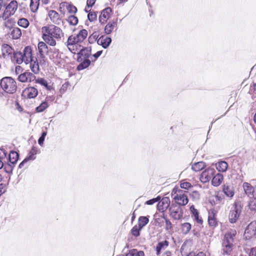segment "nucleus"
Listing matches in <instances>:
<instances>
[{
  "label": "nucleus",
  "instance_id": "f257e3e1",
  "mask_svg": "<svg viewBox=\"0 0 256 256\" xmlns=\"http://www.w3.org/2000/svg\"><path fill=\"white\" fill-rule=\"evenodd\" d=\"M1 51L4 58L10 60L11 62L17 64H29L32 61L37 62L36 59L32 58V50L30 46H27L24 48L23 53L14 52V50L9 45L5 44L2 46Z\"/></svg>",
  "mask_w": 256,
  "mask_h": 256
},
{
  "label": "nucleus",
  "instance_id": "f03ea898",
  "mask_svg": "<svg viewBox=\"0 0 256 256\" xmlns=\"http://www.w3.org/2000/svg\"><path fill=\"white\" fill-rule=\"evenodd\" d=\"M42 32L44 40L51 46H55L56 42L60 40L64 36L62 30L54 24L43 26Z\"/></svg>",
  "mask_w": 256,
  "mask_h": 256
},
{
  "label": "nucleus",
  "instance_id": "7ed1b4c3",
  "mask_svg": "<svg viewBox=\"0 0 256 256\" xmlns=\"http://www.w3.org/2000/svg\"><path fill=\"white\" fill-rule=\"evenodd\" d=\"M236 231L231 229L227 231L223 238L222 248L224 253L230 254L234 247V244L236 240Z\"/></svg>",
  "mask_w": 256,
  "mask_h": 256
},
{
  "label": "nucleus",
  "instance_id": "20e7f679",
  "mask_svg": "<svg viewBox=\"0 0 256 256\" xmlns=\"http://www.w3.org/2000/svg\"><path fill=\"white\" fill-rule=\"evenodd\" d=\"M1 88L9 94H14L16 90V84L11 77H5L1 79Z\"/></svg>",
  "mask_w": 256,
  "mask_h": 256
},
{
  "label": "nucleus",
  "instance_id": "39448f33",
  "mask_svg": "<svg viewBox=\"0 0 256 256\" xmlns=\"http://www.w3.org/2000/svg\"><path fill=\"white\" fill-rule=\"evenodd\" d=\"M186 191L181 190H172V195L176 202L180 206H186L188 202V199L186 194Z\"/></svg>",
  "mask_w": 256,
  "mask_h": 256
},
{
  "label": "nucleus",
  "instance_id": "423d86ee",
  "mask_svg": "<svg viewBox=\"0 0 256 256\" xmlns=\"http://www.w3.org/2000/svg\"><path fill=\"white\" fill-rule=\"evenodd\" d=\"M4 0H1V7L2 6H6L4 12L2 15V18L6 20L15 13L18 8V2L16 0H12L8 4L6 5V4L4 2Z\"/></svg>",
  "mask_w": 256,
  "mask_h": 256
},
{
  "label": "nucleus",
  "instance_id": "0eeeda50",
  "mask_svg": "<svg viewBox=\"0 0 256 256\" xmlns=\"http://www.w3.org/2000/svg\"><path fill=\"white\" fill-rule=\"evenodd\" d=\"M38 49L40 52L39 56L36 58L33 56L32 54V59H36L37 62H34V61H32L29 64H32V63H33V64H44V63L45 61L42 53L46 52L48 49V46L46 44L43 42H39L38 44Z\"/></svg>",
  "mask_w": 256,
  "mask_h": 256
},
{
  "label": "nucleus",
  "instance_id": "6e6552de",
  "mask_svg": "<svg viewBox=\"0 0 256 256\" xmlns=\"http://www.w3.org/2000/svg\"><path fill=\"white\" fill-rule=\"evenodd\" d=\"M169 211L170 216L174 220H180L183 216L182 208L176 204H172L169 208Z\"/></svg>",
  "mask_w": 256,
  "mask_h": 256
},
{
  "label": "nucleus",
  "instance_id": "1a4fd4ad",
  "mask_svg": "<svg viewBox=\"0 0 256 256\" xmlns=\"http://www.w3.org/2000/svg\"><path fill=\"white\" fill-rule=\"evenodd\" d=\"M90 52L88 48H82L78 54V60L80 64H90V60L88 58Z\"/></svg>",
  "mask_w": 256,
  "mask_h": 256
},
{
  "label": "nucleus",
  "instance_id": "9d476101",
  "mask_svg": "<svg viewBox=\"0 0 256 256\" xmlns=\"http://www.w3.org/2000/svg\"><path fill=\"white\" fill-rule=\"evenodd\" d=\"M240 206L235 204L229 214L228 218L230 222L231 223L236 222L240 216Z\"/></svg>",
  "mask_w": 256,
  "mask_h": 256
},
{
  "label": "nucleus",
  "instance_id": "9b49d317",
  "mask_svg": "<svg viewBox=\"0 0 256 256\" xmlns=\"http://www.w3.org/2000/svg\"><path fill=\"white\" fill-rule=\"evenodd\" d=\"M81 42L79 41L76 35H72L70 36L67 40V46L69 50L72 52L76 53L74 51L75 48H76L78 46V43Z\"/></svg>",
  "mask_w": 256,
  "mask_h": 256
},
{
  "label": "nucleus",
  "instance_id": "f8f14e48",
  "mask_svg": "<svg viewBox=\"0 0 256 256\" xmlns=\"http://www.w3.org/2000/svg\"><path fill=\"white\" fill-rule=\"evenodd\" d=\"M244 236L246 238H250L252 237L256 238V222H251L245 230Z\"/></svg>",
  "mask_w": 256,
  "mask_h": 256
},
{
  "label": "nucleus",
  "instance_id": "ddd939ff",
  "mask_svg": "<svg viewBox=\"0 0 256 256\" xmlns=\"http://www.w3.org/2000/svg\"><path fill=\"white\" fill-rule=\"evenodd\" d=\"M253 180H251L253 184H256L255 189L251 184L248 182H244L242 184V188L245 194L250 198L254 196V194L256 193V182H253Z\"/></svg>",
  "mask_w": 256,
  "mask_h": 256
},
{
  "label": "nucleus",
  "instance_id": "4468645a",
  "mask_svg": "<svg viewBox=\"0 0 256 256\" xmlns=\"http://www.w3.org/2000/svg\"><path fill=\"white\" fill-rule=\"evenodd\" d=\"M215 170L213 168H208L205 170L201 174L200 180L203 183L208 182L213 176Z\"/></svg>",
  "mask_w": 256,
  "mask_h": 256
},
{
  "label": "nucleus",
  "instance_id": "2eb2a0df",
  "mask_svg": "<svg viewBox=\"0 0 256 256\" xmlns=\"http://www.w3.org/2000/svg\"><path fill=\"white\" fill-rule=\"evenodd\" d=\"M48 16L52 22L56 25H60L62 22V20L60 14L56 10H50L48 12Z\"/></svg>",
  "mask_w": 256,
  "mask_h": 256
},
{
  "label": "nucleus",
  "instance_id": "dca6fc26",
  "mask_svg": "<svg viewBox=\"0 0 256 256\" xmlns=\"http://www.w3.org/2000/svg\"><path fill=\"white\" fill-rule=\"evenodd\" d=\"M53 96H47L44 101H43L39 106H37L36 110L38 112H41L48 108L50 104L54 100Z\"/></svg>",
  "mask_w": 256,
  "mask_h": 256
},
{
  "label": "nucleus",
  "instance_id": "f3484780",
  "mask_svg": "<svg viewBox=\"0 0 256 256\" xmlns=\"http://www.w3.org/2000/svg\"><path fill=\"white\" fill-rule=\"evenodd\" d=\"M38 94V90L34 87H29L25 88L22 92V96L28 98H34Z\"/></svg>",
  "mask_w": 256,
  "mask_h": 256
},
{
  "label": "nucleus",
  "instance_id": "a211bd4d",
  "mask_svg": "<svg viewBox=\"0 0 256 256\" xmlns=\"http://www.w3.org/2000/svg\"><path fill=\"white\" fill-rule=\"evenodd\" d=\"M36 76L30 72H24L20 74L18 78L19 81L22 82H30L33 81Z\"/></svg>",
  "mask_w": 256,
  "mask_h": 256
},
{
  "label": "nucleus",
  "instance_id": "6ab92c4d",
  "mask_svg": "<svg viewBox=\"0 0 256 256\" xmlns=\"http://www.w3.org/2000/svg\"><path fill=\"white\" fill-rule=\"evenodd\" d=\"M170 202L168 197L163 198L157 205L158 210L160 212L165 211L169 207Z\"/></svg>",
  "mask_w": 256,
  "mask_h": 256
},
{
  "label": "nucleus",
  "instance_id": "aec40b11",
  "mask_svg": "<svg viewBox=\"0 0 256 256\" xmlns=\"http://www.w3.org/2000/svg\"><path fill=\"white\" fill-rule=\"evenodd\" d=\"M216 211L214 209L208 211V222L210 226L215 227L218 224V221L216 218Z\"/></svg>",
  "mask_w": 256,
  "mask_h": 256
},
{
  "label": "nucleus",
  "instance_id": "412c9836",
  "mask_svg": "<svg viewBox=\"0 0 256 256\" xmlns=\"http://www.w3.org/2000/svg\"><path fill=\"white\" fill-rule=\"evenodd\" d=\"M112 9L108 7L104 9L101 12V14L100 16L99 20L101 22H104L109 18L111 15Z\"/></svg>",
  "mask_w": 256,
  "mask_h": 256
},
{
  "label": "nucleus",
  "instance_id": "4be33fe9",
  "mask_svg": "<svg viewBox=\"0 0 256 256\" xmlns=\"http://www.w3.org/2000/svg\"><path fill=\"white\" fill-rule=\"evenodd\" d=\"M37 150L35 148H33L30 152L29 156H27L19 164V168H22L24 164L30 160H34L36 158L35 155L36 154Z\"/></svg>",
  "mask_w": 256,
  "mask_h": 256
},
{
  "label": "nucleus",
  "instance_id": "5701e85b",
  "mask_svg": "<svg viewBox=\"0 0 256 256\" xmlns=\"http://www.w3.org/2000/svg\"><path fill=\"white\" fill-rule=\"evenodd\" d=\"M223 192L229 198H232L234 194V188L232 184H226L223 186Z\"/></svg>",
  "mask_w": 256,
  "mask_h": 256
},
{
  "label": "nucleus",
  "instance_id": "b1692460",
  "mask_svg": "<svg viewBox=\"0 0 256 256\" xmlns=\"http://www.w3.org/2000/svg\"><path fill=\"white\" fill-rule=\"evenodd\" d=\"M6 33L10 35V36H11L12 39H18L22 35L20 30L16 27H14L11 30H8Z\"/></svg>",
  "mask_w": 256,
  "mask_h": 256
},
{
  "label": "nucleus",
  "instance_id": "393cba45",
  "mask_svg": "<svg viewBox=\"0 0 256 256\" xmlns=\"http://www.w3.org/2000/svg\"><path fill=\"white\" fill-rule=\"evenodd\" d=\"M4 30L5 32H8V30H11L14 28V26L15 24V21L14 19L7 18L6 20L4 19Z\"/></svg>",
  "mask_w": 256,
  "mask_h": 256
},
{
  "label": "nucleus",
  "instance_id": "a878e982",
  "mask_svg": "<svg viewBox=\"0 0 256 256\" xmlns=\"http://www.w3.org/2000/svg\"><path fill=\"white\" fill-rule=\"evenodd\" d=\"M112 42L110 38L102 36L97 40V44L102 46L104 48H106Z\"/></svg>",
  "mask_w": 256,
  "mask_h": 256
},
{
  "label": "nucleus",
  "instance_id": "bb28decb",
  "mask_svg": "<svg viewBox=\"0 0 256 256\" xmlns=\"http://www.w3.org/2000/svg\"><path fill=\"white\" fill-rule=\"evenodd\" d=\"M168 244L169 242L167 240H164L158 242L156 248V254L159 255L160 254L162 250H165L168 246Z\"/></svg>",
  "mask_w": 256,
  "mask_h": 256
},
{
  "label": "nucleus",
  "instance_id": "cd10ccee",
  "mask_svg": "<svg viewBox=\"0 0 256 256\" xmlns=\"http://www.w3.org/2000/svg\"><path fill=\"white\" fill-rule=\"evenodd\" d=\"M223 180V175L220 174H217L212 179V184L214 186H220Z\"/></svg>",
  "mask_w": 256,
  "mask_h": 256
},
{
  "label": "nucleus",
  "instance_id": "c85d7f7f",
  "mask_svg": "<svg viewBox=\"0 0 256 256\" xmlns=\"http://www.w3.org/2000/svg\"><path fill=\"white\" fill-rule=\"evenodd\" d=\"M36 83L40 84L41 86H44V88L48 90H53L52 85L48 84L47 81L42 78H40L36 80Z\"/></svg>",
  "mask_w": 256,
  "mask_h": 256
},
{
  "label": "nucleus",
  "instance_id": "c756f323",
  "mask_svg": "<svg viewBox=\"0 0 256 256\" xmlns=\"http://www.w3.org/2000/svg\"><path fill=\"white\" fill-rule=\"evenodd\" d=\"M190 210L192 214V216H194V220H196L198 223L202 224V220L201 218H200L198 216V212L197 210L194 208V206H192L190 207Z\"/></svg>",
  "mask_w": 256,
  "mask_h": 256
},
{
  "label": "nucleus",
  "instance_id": "7c9ffc66",
  "mask_svg": "<svg viewBox=\"0 0 256 256\" xmlns=\"http://www.w3.org/2000/svg\"><path fill=\"white\" fill-rule=\"evenodd\" d=\"M18 158V154L16 152L14 151H12L9 154V162H10L12 164H15Z\"/></svg>",
  "mask_w": 256,
  "mask_h": 256
},
{
  "label": "nucleus",
  "instance_id": "2f4dec72",
  "mask_svg": "<svg viewBox=\"0 0 256 256\" xmlns=\"http://www.w3.org/2000/svg\"><path fill=\"white\" fill-rule=\"evenodd\" d=\"M216 166L219 172H225L228 169V164L224 161H221L216 164Z\"/></svg>",
  "mask_w": 256,
  "mask_h": 256
},
{
  "label": "nucleus",
  "instance_id": "473e14b6",
  "mask_svg": "<svg viewBox=\"0 0 256 256\" xmlns=\"http://www.w3.org/2000/svg\"><path fill=\"white\" fill-rule=\"evenodd\" d=\"M248 208L251 211H256V193L254 194V196L250 197Z\"/></svg>",
  "mask_w": 256,
  "mask_h": 256
},
{
  "label": "nucleus",
  "instance_id": "72a5a7b5",
  "mask_svg": "<svg viewBox=\"0 0 256 256\" xmlns=\"http://www.w3.org/2000/svg\"><path fill=\"white\" fill-rule=\"evenodd\" d=\"M206 167L205 163L202 162H199L194 163L192 167L193 170L195 172H198Z\"/></svg>",
  "mask_w": 256,
  "mask_h": 256
},
{
  "label": "nucleus",
  "instance_id": "f704fd0d",
  "mask_svg": "<svg viewBox=\"0 0 256 256\" xmlns=\"http://www.w3.org/2000/svg\"><path fill=\"white\" fill-rule=\"evenodd\" d=\"M40 0H30V8L32 12H35L37 11Z\"/></svg>",
  "mask_w": 256,
  "mask_h": 256
},
{
  "label": "nucleus",
  "instance_id": "c9c22d12",
  "mask_svg": "<svg viewBox=\"0 0 256 256\" xmlns=\"http://www.w3.org/2000/svg\"><path fill=\"white\" fill-rule=\"evenodd\" d=\"M79 39V41L80 42H82L88 36V32L86 30H82L78 32V34L76 35Z\"/></svg>",
  "mask_w": 256,
  "mask_h": 256
},
{
  "label": "nucleus",
  "instance_id": "e433bc0d",
  "mask_svg": "<svg viewBox=\"0 0 256 256\" xmlns=\"http://www.w3.org/2000/svg\"><path fill=\"white\" fill-rule=\"evenodd\" d=\"M116 24V22H108L105 26L104 30L106 33L108 34H110L114 30Z\"/></svg>",
  "mask_w": 256,
  "mask_h": 256
},
{
  "label": "nucleus",
  "instance_id": "4c0bfd02",
  "mask_svg": "<svg viewBox=\"0 0 256 256\" xmlns=\"http://www.w3.org/2000/svg\"><path fill=\"white\" fill-rule=\"evenodd\" d=\"M1 168H3L6 173H10L12 172L13 168V164H4L1 161Z\"/></svg>",
  "mask_w": 256,
  "mask_h": 256
},
{
  "label": "nucleus",
  "instance_id": "58836bf2",
  "mask_svg": "<svg viewBox=\"0 0 256 256\" xmlns=\"http://www.w3.org/2000/svg\"><path fill=\"white\" fill-rule=\"evenodd\" d=\"M126 256H144V254L142 251H138L136 249H132Z\"/></svg>",
  "mask_w": 256,
  "mask_h": 256
},
{
  "label": "nucleus",
  "instance_id": "ea45409f",
  "mask_svg": "<svg viewBox=\"0 0 256 256\" xmlns=\"http://www.w3.org/2000/svg\"><path fill=\"white\" fill-rule=\"evenodd\" d=\"M182 234H186L191 229V224L188 222H186L182 224Z\"/></svg>",
  "mask_w": 256,
  "mask_h": 256
},
{
  "label": "nucleus",
  "instance_id": "a19ab883",
  "mask_svg": "<svg viewBox=\"0 0 256 256\" xmlns=\"http://www.w3.org/2000/svg\"><path fill=\"white\" fill-rule=\"evenodd\" d=\"M148 218L146 216H140L138 220V226L142 228L148 222Z\"/></svg>",
  "mask_w": 256,
  "mask_h": 256
},
{
  "label": "nucleus",
  "instance_id": "79ce46f5",
  "mask_svg": "<svg viewBox=\"0 0 256 256\" xmlns=\"http://www.w3.org/2000/svg\"><path fill=\"white\" fill-rule=\"evenodd\" d=\"M18 24L21 27L26 28L29 26V22L25 18H22L19 19Z\"/></svg>",
  "mask_w": 256,
  "mask_h": 256
},
{
  "label": "nucleus",
  "instance_id": "37998d69",
  "mask_svg": "<svg viewBox=\"0 0 256 256\" xmlns=\"http://www.w3.org/2000/svg\"><path fill=\"white\" fill-rule=\"evenodd\" d=\"M68 22L70 25L76 26L78 24V20L76 16L74 15H71L68 16Z\"/></svg>",
  "mask_w": 256,
  "mask_h": 256
},
{
  "label": "nucleus",
  "instance_id": "c03bdc74",
  "mask_svg": "<svg viewBox=\"0 0 256 256\" xmlns=\"http://www.w3.org/2000/svg\"><path fill=\"white\" fill-rule=\"evenodd\" d=\"M142 229L138 226H134L131 230L132 234L135 236H138L140 235V230Z\"/></svg>",
  "mask_w": 256,
  "mask_h": 256
},
{
  "label": "nucleus",
  "instance_id": "a18cd8bd",
  "mask_svg": "<svg viewBox=\"0 0 256 256\" xmlns=\"http://www.w3.org/2000/svg\"><path fill=\"white\" fill-rule=\"evenodd\" d=\"M160 200V196H157L156 198H154L152 199H151L150 200H147L145 204H148V205H152L156 203V202H158Z\"/></svg>",
  "mask_w": 256,
  "mask_h": 256
},
{
  "label": "nucleus",
  "instance_id": "49530a36",
  "mask_svg": "<svg viewBox=\"0 0 256 256\" xmlns=\"http://www.w3.org/2000/svg\"><path fill=\"white\" fill-rule=\"evenodd\" d=\"M68 10L69 13L72 14H75L77 12V8H76L73 6V5H69L67 8Z\"/></svg>",
  "mask_w": 256,
  "mask_h": 256
},
{
  "label": "nucleus",
  "instance_id": "de8ad7c7",
  "mask_svg": "<svg viewBox=\"0 0 256 256\" xmlns=\"http://www.w3.org/2000/svg\"><path fill=\"white\" fill-rule=\"evenodd\" d=\"M69 85L70 84L68 82H66L64 84L60 90V94L64 93L66 91Z\"/></svg>",
  "mask_w": 256,
  "mask_h": 256
},
{
  "label": "nucleus",
  "instance_id": "09e8293b",
  "mask_svg": "<svg viewBox=\"0 0 256 256\" xmlns=\"http://www.w3.org/2000/svg\"><path fill=\"white\" fill-rule=\"evenodd\" d=\"M97 17L96 14L95 12H90L88 15V19L92 22L96 20Z\"/></svg>",
  "mask_w": 256,
  "mask_h": 256
},
{
  "label": "nucleus",
  "instance_id": "8fccbe9b",
  "mask_svg": "<svg viewBox=\"0 0 256 256\" xmlns=\"http://www.w3.org/2000/svg\"><path fill=\"white\" fill-rule=\"evenodd\" d=\"M192 186V184L188 182H183L180 184V187L182 188L188 190Z\"/></svg>",
  "mask_w": 256,
  "mask_h": 256
},
{
  "label": "nucleus",
  "instance_id": "3c124183",
  "mask_svg": "<svg viewBox=\"0 0 256 256\" xmlns=\"http://www.w3.org/2000/svg\"><path fill=\"white\" fill-rule=\"evenodd\" d=\"M172 222L168 220H166V229L168 230H172Z\"/></svg>",
  "mask_w": 256,
  "mask_h": 256
},
{
  "label": "nucleus",
  "instance_id": "603ef678",
  "mask_svg": "<svg viewBox=\"0 0 256 256\" xmlns=\"http://www.w3.org/2000/svg\"><path fill=\"white\" fill-rule=\"evenodd\" d=\"M30 68L34 74H38L39 72V65H30Z\"/></svg>",
  "mask_w": 256,
  "mask_h": 256
},
{
  "label": "nucleus",
  "instance_id": "864d4df0",
  "mask_svg": "<svg viewBox=\"0 0 256 256\" xmlns=\"http://www.w3.org/2000/svg\"><path fill=\"white\" fill-rule=\"evenodd\" d=\"M22 72L23 69L20 66L18 65L16 67L15 72L16 74H22Z\"/></svg>",
  "mask_w": 256,
  "mask_h": 256
},
{
  "label": "nucleus",
  "instance_id": "5fc2aeb1",
  "mask_svg": "<svg viewBox=\"0 0 256 256\" xmlns=\"http://www.w3.org/2000/svg\"><path fill=\"white\" fill-rule=\"evenodd\" d=\"M96 0H87L86 5L88 8L92 7L95 4Z\"/></svg>",
  "mask_w": 256,
  "mask_h": 256
},
{
  "label": "nucleus",
  "instance_id": "6e6d98bb",
  "mask_svg": "<svg viewBox=\"0 0 256 256\" xmlns=\"http://www.w3.org/2000/svg\"><path fill=\"white\" fill-rule=\"evenodd\" d=\"M5 96V98H7V102L8 103H9V102H12L14 100V97L10 94H8L7 96Z\"/></svg>",
  "mask_w": 256,
  "mask_h": 256
},
{
  "label": "nucleus",
  "instance_id": "4d7b16f0",
  "mask_svg": "<svg viewBox=\"0 0 256 256\" xmlns=\"http://www.w3.org/2000/svg\"><path fill=\"white\" fill-rule=\"evenodd\" d=\"M249 256H256V247L253 248L250 250Z\"/></svg>",
  "mask_w": 256,
  "mask_h": 256
},
{
  "label": "nucleus",
  "instance_id": "13d9d810",
  "mask_svg": "<svg viewBox=\"0 0 256 256\" xmlns=\"http://www.w3.org/2000/svg\"><path fill=\"white\" fill-rule=\"evenodd\" d=\"M89 65H78L77 66V70L80 71L88 68Z\"/></svg>",
  "mask_w": 256,
  "mask_h": 256
},
{
  "label": "nucleus",
  "instance_id": "bf43d9fd",
  "mask_svg": "<svg viewBox=\"0 0 256 256\" xmlns=\"http://www.w3.org/2000/svg\"><path fill=\"white\" fill-rule=\"evenodd\" d=\"M44 138L43 136H40L38 140V142L39 144L42 146V144H44Z\"/></svg>",
  "mask_w": 256,
  "mask_h": 256
},
{
  "label": "nucleus",
  "instance_id": "052dcab7",
  "mask_svg": "<svg viewBox=\"0 0 256 256\" xmlns=\"http://www.w3.org/2000/svg\"><path fill=\"white\" fill-rule=\"evenodd\" d=\"M102 53V50L101 51H98L96 54H94V56L96 58H98V56H100Z\"/></svg>",
  "mask_w": 256,
  "mask_h": 256
},
{
  "label": "nucleus",
  "instance_id": "680f3d73",
  "mask_svg": "<svg viewBox=\"0 0 256 256\" xmlns=\"http://www.w3.org/2000/svg\"><path fill=\"white\" fill-rule=\"evenodd\" d=\"M16 108L20 112L22 111V108L20 106L18 102H16Z\"/></svg>",
  "mask_w": 256,
  "mask_h": 256
},
{
  "label": "nucleus",
  "instance_id": "e2e57ef3",
  "mask_svg": "<svg viewBox=\"0 0 256 256\" xmlns=\"http://www.w3.org/2000/svg\"><path fill=\"white\" fill-rule=\"evenodd\" d=\"M215 198H216V201H218V202H220L221 200H222V198L219 196L218 195H216L215 196Z\"/></svg>",
  "mask_w": 256,
  "mask_h": 256
},
{
  "label": "nucleus",
  "instance_id": "0e129e2a",
  "mask_svg": "<svg viewBox=\"0 0 256 256\" xmlns=\"http://www.w3.org/2000/svg\"><path fill=\"white\" fill-rule=\"evenodd\" d=\"M0 150L1 152H2L4 157H6V150L2 148H1Z\"/></svg>",
  "mask_w": 256,
  "mask_h": 256
},
{
  "label": "nucleus",
  "instance_id": "69168bd1",
  "mask_svg": "<svg viewBox=\"0 0 256 256\" xmlns=\"http://www.w3.org/2000/svg\"><path fill=\"white\" fill-rule=\"evenodd\" d=\"M41 1L44 4H48L49 2L48 0H41Z\"/></svg>",
  "mask_w": 256,
  "mask_h": 256
},
{
  "label": "nucleus",
  "instance_id": "338daca9",
  "mask_svg": "<svg viewBox=\"0 0 256 256\" xmlns=\"http://www.w3.org/2000/svg\"><path fill=\"white\" fill-rule=\"evenodd\" d=\"M196 256H206V255L203 252H200Z\"/></svg>",
  "mask_w": 256,
  "mask_h": 256
},
{
  "label": "nucleus",
  "instance_id": "774afa93",
  "mask_svg": "<svg viewBox=\"0 0 256 256\" xmlns=\"http://www.w3.org/2000/svg\"><path fill=\"white\" fill-rule=\"evenodd\" d=\"M254 91L256 92V84H253Z\"/></svg>",
  "mask_w": 256,
  "mask_h": 256
}]
</instances>
